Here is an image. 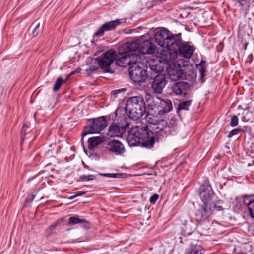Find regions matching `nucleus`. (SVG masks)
I'll return each instance as SVG.
<instances>
[{"instance_id":"nucleus-35","label":"nucleus","mask_w":254,"mask_h":254,"mask_svg":"<svg viewBox=\"0 0 254 254\" xmlns=\"http://www.w3.org/2000/svg\"><path fill=\"white\" fill-rule=\"evenodd\" d=\"M62 220H57L54 222H53L49 227L48 229L50 230H52L55 229V228L57 226V225L62 221Z\"/></svg>"},{"instance_id":"nucleus-17","label":"nucleus","mask_w":254,"mask_h":254,"mask_svg":"<svg viewBox=\"0 0 254 254\" xmlns=\"http://www.w3.org/2000/svg\"><path fill=\"white\" fill-rule=\"evenodd\" d=\"M106 149L117 155L122 154L125 151L124 145L121 142L115 140L107 143Z\"/></svg>"},{"instance_id":"nucleus-8","label":"nucleus","mask_w":254,"mask_h":254,"mask_svg":"<svg viewBox=\"0 0 254 254\" xmlns=\"http://www.w3.org/2000/svg\"><path fill=\"white\" fill-rule=\"evenodd\" d=\"M186 65L187 63L184 60L182 62L181 59L177 61L175 60L170 63L166 70L170 80L174 81L178 80L183 74L181 67Z\"/></svg>"},{"instance_id":"nucleus-21","label":"nucleus","mask_w":254,"mask_h":254,"mask_svg":"<svg viewBox=\"0 0 254 254\" xmlns=\"http://www.w3.org/2000/svg\"><path fill=\"white\" fill-rule=\"evenodd\" d=\"M104 141V137L97 136L90 138L88 140V148L89 150H93L95 147L103 142Z\"/></svg>"},{"instance_id":"nucleus-4","label":"nucleus","mask_w":254,"mask_h":254,"mask_svg":"<svg viewBox=\"0 0 254 254\" xmlns=\"http://www.w3.org/2000/svg\"><path fill=\"white\" fill-rule=\"evenodd\" d=\"M119 50L122 53L138 52L141 54H150L155 52V46L149 40L142 42L140 40H136L122 44Z\"/></svg>"},{"instance_id":"nucleus-25","label":"nucleus","mask_w":254,"mask_h":254,"mask_svg":"<svg viewBox=\"0 0 254 254\" xmlns=\"http://www.w3.org/2000/svg\"><path fill=\"white\" fill-rule=\"evenodd\" d=\"M254 2V0H241L239 1L241 8L243 10H247Z\"/></svg>"},{"instance_id":"nucleus-1","label":"nucleus","mask_w":254,"mask_h":254,"mask_svg":"<svg viewBox=\"0 0 254 254\" xmlns=\"http://www.w3.org/2000/svg\"><path fill=\"white\" fill-rule=\"evenodd\" d=\"M157 44L162 48H167L169 52L176 53V59L179 55L186 59H190L193 55L194 48L187 42H182L181 39H176L174 36L167 30L157 31L154 36Z\"/></svg>"},{"instance_id":"nucleus-2","label":"nucleus","mask_w":254,"mask_h":254,"mask_svg":"<svg viewBox=\"0 0 254 254\" xmlns=\"http://www.w3.org/2000/svg\"><path fill=\"white\" fill-rule=\"evenodd\" d=\"M127 140L130 146H141L148 149L152 148L155 142L153 134L147 126L133 127L128 132Z\"/></svg>"},{"instance_id":"nucleus-3","label":"nucleus","mask_w":254,"mask_h":254,"mask_svg":"<svg viewBox=\"0 0 254 254\" xmlns=\"http://www.w3.org/2000/svg\"><path fill=\"white\" fill-rule=\"evenodd\" d=\"M159 55L153 56L149 61V64L152 70L157 73H161L164 69L167 70L170 63L176 60V53L169 52L167 48H164Z\"/></svg>"},{"instance_id":"nucleus-11","label":"nucleus","mask_w":254,"mask_h":254,"mask_svg":"<svg viewBox=\"0 0 254 254\" xmlns=\"http://www.w3.org/2000/svg\"><path fill=\"white\" fill-rule=\"evenodd\" d=\"M129 75L132 81L136 83H141L145 81L147 77V71L137 64L131 67Z\"/></svg>"},{"instance_id":"nucleus-48","label":"nucleus","mask_w":254,"mask_h":254,"mask_svg":"<svg viewBox=\"0 0 254 254\" xmlns=\"http://www.w3.org/2000/svg\"><path fill=\"white\" fill-rule=\"evenodd\" d=\"M34 118H35V117H36V114L35 113L34 115Z\"/></svg>"},{"instance_id":"nucleus-39","label":"nucleus","mask_w":254,"mask_h":254,"mask_svg":"<svg viewBox=\"0 0 254 254\" xmlns=\"http://www.w3.org/2000/svg\"><path fill=\"white\" fill-rule=\"evenodd\" d=\"M39 27H40V24H38L34 30H33V32H32V35H33V36H36L38 35V33H39Z\"/></svg>"},{"instance_id":"nucleus-14","label":"nucleus","mask_w":254,"mask_h":254,"mask_svg":"<svg viewBox=\"0 0 254 254\" xmlns=\"http://www.w3.org/2000/svg\"><path fill=\"white\" fill-rule=\"evenodd\" d=\"M199 196L203 203L211 204V200L213 196V191L208 184L201 186L199 190Z\"/></svg>"},{"instance_id":"nucleus-27","label":"nucleus","mask_w":254,"mask_h":254,"mask_svg":"<svg viewBox=\"0 0 254 254\" xmlns=\"http://www.w3.org/2000/svg\"><path fill=\"white\" fill-rule=\"evenodd\" d=\"M22 142L27 140L29 142L32 141L35 137L34 132H31V133H26L23 135H21Z\"/></svg>"},{"instance_id":"nucleus-40","label":"nucleus","mask_w":254,"mask_h":254,"mask_svg":"<svg viewBox=\"0 0 254 254\" xmlns=\"http://www.w3.org/2000/svg\"><path fill=\"white\" fill-rule=\"evenodd\" d=\"M34 198V195H33L32 194L29 195L26 199V201L27 202H31L33 200Z\"/></svg>"},{"instance_id":"nucleus-30","label":"nucleus","mask_w":254,"mask_h":254,"mask_svg":"<svg viewBox=\"0 0 254 254\" xmlns=\"http://www.w3.org/2000/svg\"><path fill=\"white\" fill-rule=\"evenodd\" d=\"M63 80L62 77H59L58 78L57 80L56 81L53 90L54 91H57L61 87L62 83H63Z\"/></svg>"},{"instance_id":"nucleus-12","label":"nucleus","mask_w":254,"mask_h":254,"mask_svg":"<svg viewBox=\"0 0 254 254\" xmlns=\"http://www.w3.org/2000/svg\"><path fill=\"white\" fill-rule=\"evenodd\" d=\"M212 204L203 203L199 204L195 212L197 221H201L208 218L212 213Z\"/></svg>"},{"instance_id":"nucleus-31","label":"nucleus","mask_w":254,"mask_h":254,"mask_svg":"<svg viewBox=\"0 0 254 254\" xmlns=\"http://www.w3.org/2000/svg\"><path fill=\"white\" fill-rule=\"evenodd\" d=\"M32 130L27 125H23L21 128V135L26 134V133H31Z\"/></svg>"},{"instance_id":"nucleus-46","label":"nucleus","mask_w":254,"mask_h":254,"mask_svg":"<svg viewBox=\"0 0 254 254\" xmlns=\"http://www.w3.org/2000/svg\"><path fill=\"white\" fill-rule=\"evenodd\" d=\"M76 197H77V195H76V194H75V195H73V196H72L70 197H69V199H74V198H76Z\"/></svg>"},{"instance_id":"nucleus-16","label":"nucleus","mask_w":254,"mask_h":254,"mask_svg":"<svg viewBox=\"0 0 254 254\" xmlns=\"http://www.w3.org/2000/svg\"><path fill=\"white\" fill-rule=\"evenodd\" d=\"M128 126L129 124L127 123H126L125 125L113 124L110 126L107 134L111 137H122L125 129Z\"/></svg>"},{"instance_id":"nucleus-10","label":"nucleus","mask_w":254,"mask_h":254,"mask_svg":"<svg viewBox=\"0 0 254 254\" xmlns=\"http://www.w3.org/2000/svg\"><path fill=\"white\" fill-rule=\"evenodd\" d=\"M140 56L136 53L130 54H126L116 61L117 65L122 67L129 66V70L131 67L135 65L140 62Z\"/></svg>"},{"instance_id":"nucleus-33","label":"nucleus","mask_w":254,"mask_h":254,"mask_svg":"<svg viewBox=\"0 0 254 254\" xmlns=\"http://www.w3.org/2000/svg\"><path fill=\"white\" fill-rule=\"evenodd\" d=\"M238 124V118L236 115L231 116L230 125L232 127H235Z\"/></svg>"},{"instance_id":"nucleus-7","label":"nucleus","mask_w":254,"mask_h":254,"mask_svg":"<svg viewBox=\"0 0 254 254\" xmlns=\"http://www.w3.org/2000/svg\"><path fill=\"white\" fill-rule=\"evenodd\" d=\"M89 125L84 127L82 138L88 134L98 133L107 126V121L104 117L89 120ZM83 140V138H82Z\"/></svg>"},{"instance_id":"nucleus-49","label":"nucleus","mask_w":254,"mask_h":254,"mask_svg":"<svg viewBox=\"0 0 254 254\" xmlns=\"http://www.w3.org/2000/svg\"><path fill=\"white\" fill-rule=\"evenodd\" d=\"M149 116V114L148 113L147 114V117H148Z\"/></svg>"},{"instance_id":"nucleus-9","label":"nucleus","mask_w":254,"mask_h":254,"mask_svg":"<svg viewBox=\"0 0 254 254\" xmlns=\"http://www.w3.org/2000/svg\"><path fill=\"white\" fill-rule=\"evenodd\" d=\"M117 56L116 52L112 50L104 53L101 56L97 57L96 61L99 65L106 72H110V66Z\"/></svg>"},{"instance_id":"nucleus-37","label":"nucleus","mask_w":254,"mask_h":254,"mask_svg":"<svg viewBox=\"0 0 254 254\" xmlns=\"http://www.w3.org/2000/svg\"><path fill=\"white\" fill-rule=\"evenodd\" d=\"M240 130L238 129H234L231 131L228 134V137L231 138L235 135L238 134Z\"/></svg>"},{"instance_id":"nucleus-22","label":"nucleus","mask_w":254,"mask_h":254,"mask_svg":"<svg viewBox=\"0 0 254 254\" xmlns=\"http://www.w3.org/2000/svg\"><path fill=\"white\" fill-rule=\"evenodd\" d=\"M195 225L192 221L185 222L183 228L185 236H190L195 230Z\"/></svg>"},{"instance_id":"nucleus-45","label":"nucleus","mask_w":254,"mask_h":254,"mask_svg":"<svg viewBox=\"0 0 254 254\" xmlns=\"http://www.w3.org/2000/svg\"><path fill=\"white\" fill-rule=\"evenodd\" d=\"M90 69L91 70H96V68H95L94 67H93V66H90Z\"/></svg>"},{"instance_id":"nucleus-42","label":"nucleus","mask_w":254,"mask_h":254,"mask_svg":"<svg viewBox=\"0 0 254 254\" xmlns=\"http://www.w3.org/2000/svg\"><path fill=\"white\" fill-rule=\"evenodd\" d=\"M213 207H215L216 208V209L218 210V211H221L223 209L222 208V207L221 206H212V208Z\"/></svg>"},{"instance_id":"nucleus-15","label":"nucleus","mask_w":254,"mask_h":254,"mask_svg":"<svg viewBox=\"0 0 254 254\" xmlns=\"http://www.w3.org/2000/svg\"><path fill=\"white\" fill-rule=\"evenodd\" d=\"M123 23L121 19H117L104 23L98 30L94 34L93 38L95 37H101L105 31L114 30L119 24Z\"/></svg>"},{"instance_id":"nucleus-28","label":"nucleus","mask_w":254,"mask_h":254,"mask_svg":"<svg viewBox=\"0 0 254 254\" xmlns=\"http://www.w3.org/2000/svg\"><path fill=\"white\" fill-rule=\"evenodd\" d=\"M206 62L205 61H201L200 64L197 65L198 67H200L199 72L201 77L205 76V73L206 71V66L205 65Z\"/></svg>"},{"instance_id":"nucleus-19","label":"nucleus","mask_w":254,"mask_h":254,"mask_svg":"<svg viewBox=\"0 0 254 254\" xmlns=\"http://www.w3.org/2000/svg\"><path fill=\"white\" fill-rule=\"evenodd\" d=\"M172 88L173 92L176 95L185 96L186 94L187 83L185 82H178L174 84Z\"/></svg>"},{"instance_id":"nucleus-18","label":"nucleus","mask_w":254,"mask_h":254,"mask_svg":"<svg viewBox=\"0 0 254 254\" xmlns=\"http://www.w3.org/2000/svg\"><path fill=\"white\" fill-rule=\"evenodd\" d=\"M205 250L201 245L191 244L186 247L184 254H203Z\"/></svg>"},{"instance_id":"nucleus-5","label":"nucleus","mask_w":254,"mask_h":254,"mask_svg":"<svg viewBox=\"0 0 254 254\" xmlns=\"http://www.w3.org/2000/svg\"><path fill=\"white\" fill-rule=\"evenodd\" d=\"M125 110L130 119L137 120L147 113L146 111L145 103L142 97L134 96L127 101Z\"/></svg>"},{"instance_id":"nucleus-44","label":"nucleus","mask_w":254,"mask_h":254,"mask_svg":"<svg viewBox=\"0 0 254 254\" xmlns=\"http://www.w3.org/2000/svg\"><path fill=\"white\" fill-rule=\"evenodd\" d=\"M85 194V192H79L78 193L76 194L77 197L80 196Z\"/></svg>"},{"instance_id":"nucleus-38","label":"nucleus","mask_w":254,"mask_h":254,"mask_svg":"<svg viewBox=\"0 0 254 254\" xmlns=\"http://www.w3.org/2000/svg\"><path fill=\"white\" fill-rule=\"evenodd\" d=\"M159 196L157 194H154L150 198V202L154 203L158 199Z\"/></svg>"},{"instance_id":"nucleus-26","label":"nucleus","mask_w":254,"mask_h":254,"mask_svg":"<svg viewBox=\"0 0 254 254\" xmlns=\"http://www.w3.org/2000/svg\"><path fill=\"white\" fill-rule=\"evenodd\" d=\"M192 101L188 100L186 101H183L180 102L178 106V110H188L189 107L191 105Z\"/></svg>"},{"instance_id":"nucleus-23","label":"nucleus","mask_w":254,"mask_h":254,"mask_svg":"<svg viewBox=\"0 0 254 254\" xmlns=\"http://www.w3.org/2000/svg\"><path fill=\"white\" fill-rule=\"evenodd\" d=\"M244 202L247 206L251 217L254 218V198H252L250 197H246Z\"/></svg>"},{"instance_id":"nucleus-32","label":"nucleus","mask_w":254,"mask_h":254,"mask_svg":"<svg viewBox=\"0 0 254 254\" xmlns=\"http://www.w3.org/2000/svg\"><path fill=\"white\" fill-rule=\"evenodd\" d=\"M100 175L110 178H119L121 174L119 173H100Z\"/></svg>"},{"instance_id":"nucleus-24","label":"nucleus","mask_w":254,"mask_h":254,"mask_svg":"<svg viewBox=\"0 0 254 254\" xmlns=\"http://www.w3.org/2000/svg\"><path fill=\"white\" fill-rule=\"evenodd\" d=\"M69 223L70 224H76L80 223L82 227H86L88 225V223L83 219H80L76 217H71L69 219Z\"/></svg>"},{"instance_id":"nucleus-34","label":"nucleus","mask_w":254,"mask_h":254,"mask_svg":"<svg viewBox=\"0 0 254 254\" xmlns=\"http://www.w3.org/2000/svg\"><path fill=\"white\" fill-rule=\"evenodd\" d=\"M243 114L244 116L242 118L243 121L246 122L250 120V116H251V113L249 112L248 111H244Z\"/></svg>"},{"instance_id":"nucleus-13","label":"nucleus","mask_w":254,"mask_h":254,"mask_svg":"<svg viewBox=\"0 0 254 254\" xmlns=\"http://www.w3.org/2000/svg\"><path fill=\"white\" fill-rule=\"evenodd\" d=\"M167 82L166 75L165 74H158L153 79L151 89L154 93L160 94L162 93Z\"/></svg>"},{"instance_id":"nucleus-36","label":"nucleus","mask_w":254,"mask_h":254,"mask_svg":"<svg viewBox=\"0 0 254 254\" xmlns=\"http://www.w3.org/2000/svg\"><path fill=\"white\" fill-rule=\"evenodd\" d=\"M126 91V89L125 88H122L118 90H116L114 91H113L112 92V94L115 97H117V95L119 93H121V92H124Z\"/></svg>"},{"instance_id":"nucleus-41","label":"nucleus","mask_w":254,"mask_h":254,"mask_svg":"<svg viewBox=\"0 0 254 254\" xmlns=\"http://www.w3.org/2000/svg\"><path fill=\"white\" fill-rule=\"evenodd\" d=\"M78 72H79V71H77V70L72 71L71 72H70V74H69L68 75V76H67V77H66V80H65V81H66V80H67L69 79V77H70V76H72V75H74V74H75V73H78Z\"/></svg>"},{"instance_id":"nucleus-43","label":"nucleus","mask_w":254,"mask_h":254,"mask_svg":"<svg viewBox=\"0 0 254 254\" xmlns=\"http://www.w3.org/2000/svg\"><path fill=\"white\" fill-rule=\"evenodd\" d=\"M201 227H202L201 225H199L197 227L198 231H199L201 235H203L204 233L203 232H201Z\"/></svg>"},{"instance_id":"nucleus-6","label":"nucleus","mask_w":254,"mask_h":254,"mask_svg":"<svg viewBox=\"0 0 254 254\" xmlns=\"http://www.w3.org/2000/svg\"><path fill=\"white\" fill-rule=\"evenodd\" d=\"M147 108L151 112L150 115H162L172 110V103L168 99L164 100L156 97L148 104Z\"/></svg>"},{"instance_id":"nucleus-20","label":"nucleus","mask_w":254,"mask_h":254,"mask_svg":"<svg viewBox=\"0 0 254 254\" xmlns=\"http://www.w3.org/2000/svg\"><path fill=\"white\" fill-rule=\"evenodd\" d=\"M150 123L153 124L152 129L156 133H158L162 130H163L167 127V123L166 121L161 120L158 122L155 121H151Z\"/></svg>"},{"instance_id":"nucleus-47","label":"nucleus","mask_w":254,"mask_h":254,"mask_svg":"<svg viewBox=\"0 0 254 254\" xmlns=\"http://www.w3.org/2000/svg\"><path fill=\"white\" fill-rule=\"evenodd\" d=\"M251 231H252V233L254 235V225L253 226V228L251 230Z\"/></svg>"},{"instance_id":"nucleus-29","label":"nucleus","mask_w":254,"mask_h":254,"mask_svg":"<svg viewBox=\"0 0 254 254\" xmlns=\"http://www.w3.org/2000/svg\"><path fill=\"white\" fill-rule=\"evenodd\" d=\"M96 177L93 175H82L79 177V180L82 182H86L94 180Z\"/></svg>"}]
</instances>
